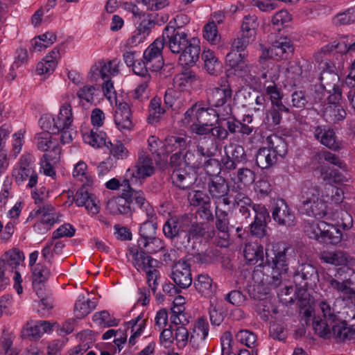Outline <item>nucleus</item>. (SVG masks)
<instances>
[{"mask_svg":"<svg viewBox=\"0 0 355 355\" xmlns=\"http://www.w3.org/2000/svg\"><path fill=\"white\" fill-rule=\"evenodd\" d=\"M207 237L213 240V242L221 248H227L230 245L229 231H215L207 232Z\"/></svg>","mask_w":355,"mask_h":355,"instance_id":"60","label":"nucleus"},{"mask_svg":"<svg viewBox=\"0 0 355 355\" xmlns=\"http://www.w3.org/2000/svg\"><path fill=\"white\" fill-rule=\"evenodd\" d=\"M204 38L211 44H217L220 40V35L214 22H209L204 27Z\"/></svg>","mask_w":355,"mask_h":355,"instance_id":"63","label":"nucleus"},{"mask_svg":"<svg viewBox=\"0 0 355 355\" xmlns=\"http://www.w3.org/2000/svg\"><path fill=\"white\" fill-rule=\"evenodd\" d=\"M107 210L114 215L130 214V203L122 196L120 198L111 199L107 204Z\"/></svg>","mask_w":355,"mask_h":355,"instance_id":"39","label":"nucleus"},{"mask_svg":"<svg viewBox=\"0 0 355 355\" xmlns=\"http://www.w3.org/2000/svg\"><path fill=\"white\" fill-rule=\"evenodd\" d=\"M264 86L267 94L270 96L272 105L277 107L282 111H284V112L288 113L290 112L289 108L282 103V94L280 89L277 87L275 83L265 84Z\"/></svg>","mask_w":355,"mask_h":355,"instance_id":"44","label":"nucleus"},{"mask_svg":"<svg viewBox=\"0 0 355 355\" xmlns=\"http://www.w3.org/2000/svg\"><path fill=\"white\" fill-rule=\"evenodd\" d=\"M244 257L250 264H255L258 261H263L264 252L263 246L257 242L246 243L244 248Z\"/></svg>","mask_w":355,"mask_h":355,"instance_id":"34","label":"nucleus"},{"mask_svg":"<svg viewBox=\"0 0 355 355\" xmlns=\"http://www.w3.org/2000/svg\"><path fill=\"white\" fill-rule=\"evenodd\" d=\"M329 69L323 70L320 74V81L322 87L330 94L329 100L340 101L342 92L339 87V76L334 71V67L329 66Z\"/></svg>","mask_w":355,"mask_h":355,"instance_id":"17","label":"nucleus"},{"mask_svg":"<svg viewBox=\"0 0 355 355\" xmlns=\"http://www.w3.org/2000/svg\"><path fill=\"white\" fill-rule=\"evenodd\" d=\"M138 247L145 254H153L163 250L164 244L162 239L154 236L150 239H138Z\"/></svg>","mask_w":355,"mask_h":355,"instance_id":"40","label":"nucleus"},{"mask_svg":"<svg viewBox=\"0 0 355 355\" xmlns=\"http://www.w3.org/2000/svg\"><path fill=\"white\" fill-rule=\"evenodd\" d=\"M93 320L98 325L104 327L116 326L119 321L106 311L95 313L93 315Z\"/></svg>","mask_w":355,"mask_h":355,"instance_id":"57","label":"nucleus"},{"mask_svg":"<svg viewBox=\"0 0 355 355\" xmlns=\"http://www.w3.org/2000/svg\"><path fill=\"white\" fill-rule=\"evenodd\" d=\"M51 329L50 322L44 320L28 321L23 327L21 336L31 340L39 339L44 333Z\"/></svg>","mask_w":355,"mask_h":355,"instance_id":"23","label":"nucleus"},{"mask_svg":"<svg viewBox=\"0 0 355 355\" xmlns=\"http://www.w3.org/2000/svg\"><path fill=\"white\" fill-rule=\"evenodd\" d=\"M74 200L77 206L85 207L89 214L94 215L100 211L99 200L94 194L89 192L85 187H82L77 191Z\"/></svg>","mask_w":355,"mask_h":355,"instance_id":"19","label":"nucleus"},{"mask_svg":"<svg viewBox=\"0 0 355 355\" xmlns=\"http://www.w3.org/2000/svg\"><path fill=\"white\" fill-rule=\"evenodd\" d=\"M190 204L196 207H202L205 210H209L210 207L209 197L201 191H192L188 195Z\"/></svg>","mask_w":355,"mask_h":355,"instance_id":"49","label":"nucleus"},{"mask_svg":"<svg viewBox=\"0 0 355 355\" xmlns=\"http://www.w3.org/2000/svg\"><path fill=\"white\" fill-rule=\"evenodd\" d=\"M130 183H125L127 189H123L122 196L130 204H135L138 208L146 213L147 218H152L155 216L153 207L146 200L145 195L141 190H135L130 187Z\"/></svg>","mask_w":355,"mask_h":355,"instance_id":"14","label":"nucleus"},{"mask_svg":"<svg viewBox=\"0 0 355 355\" xmlns=\"http://www.w3.org/2000/svg\"><path fill=\"white\" fill-rule=\"evenodd\" d=\"M331 338L336 343H345L355 340V329L349 327L345 322H340L333 325Z\"/></svg>","mask_w":355,"mask_h":355,"instance_id":"26","label":"nucleus"},{"mask_svg":"<svg viewBox=\"0 0 355 355\" xmlns=\"http://www.w3.org/2000/svg\"><path fill=\"white\" fill-rule=\"evenodd\" d=\"M83 138L85 143L94 148H98L112 146V142L107 141L106 134L97 128L83 133Z\"/></svg>","mask_w":355,"mask_h":355,"instance_id":"27","label":"nucleus"},{"mask_svg":"<svg viewBox=\"0 0 355 355\" xmlns=\"http://www.w3.org/2000/svg\"><path fill=\"white\" fill-rule=\"evenodd\" d=\"M155 218V216L152 218H147V220L141 225L139 239H150L156 236L157 223Z\"/></svg>","mask_w":355,"mask_h":355,"instance_id":"53","label":"nucleus"},{"mask_svg":"<svg viewBox=\"0 0 355 355\" xmlns=\"http://www.w3.org/2000/svg\"><path fill=\"white\" fill-rule=\"evenodd\" d=\"M198 80V78L193 71L186 70L175 76L173 84L177 89L184 92L190 88Z\"/></svg>","mask_w":355,"mask_h":355,"instance_id":"32","label":"nucleus"},{"mask_svg":"<svg viewBox=\"0 0 355 355\" xmlns=\"http://www.w3.org/2000/svg\"><path fill=\"white\" fill-rule=\"evenodd\" d=\"M95 303L86 300L84 296L78 297L74 306V314L78 318H82L89 314L94 309Z\"/></svg>","mask_w":355,"mask_h":355,"instance_id":"47","label":"nucleus"},{"mask_svg":"<svg viewBox=\"0 0 355 355\" xmlns=\"http://www.w3.org/2000/svg\"><path fill=\"white\" fill-rule=\"evenodd\" d=\"M127 329H130L131 336L129 338V343L134 345L136 343V339L143 333L146 327V320L142 318L141 315H138L136 318L128 322Z\"/></svg>","mask_w":355,"mask_h":355,"instance_id":"38","label":"nucleus"},{"mask_svg":"<svg viewBox=\"0 0 355 355\" xmlns=\"http://www.w3.org/2000/svg\"><path fill=\"white\" fill-rule=\"evenodd\" d=\"M130 253L133 258L134 266L138 271L146 272L150 269L153 268V263L155 261L150 257L147 256L145 252L139 251L138 249L131 248Z\"/></svg>","mask_w":355,"mask_h":355,"instance_id":"30","label":"nucleus"},{"mask_svg":"<svg viewBox=\"0 0 355 355\" xmlns=\"http://www.w3.org/2000/svg\"><path fill=\"white\" fill-rule=\"evenodd\" d=\"M32 156L26 154L20 158L18 166L14 169L12 175L18 184L28 180V187H33L37 182V174L32 166Z\"/></svg>","mask_w":355,"mask_h":355,"instance_id":"11","label":"nucleus"},{"mask_svg":"<svg viewBox=\"0 0 355 355\" xmlns=\"http://www.w3.org/2000/svg\"><path fill=\"white\" fill-rule=\"evenodd\" d=\"M49 130H46L42 132L37 134L35 137L37 148L42 151H47L52 149L51 151L55 153V148H59L57 146L56 142L53 141L52 135Z\"/></svg>","mask_w":355,"mask_h":355,"instance_id":"43","label":"nucleus"},{"mask_svg":"<svg viewBox=\"0 0 355 355\" xmlns=\"http://www.w3.org/2000/svg\"><path fill=\"white\" fill-rule=\"evenodd\" d=\"M207 116H216L214 109L205 107L201 103H196L187 109L180 121L181 125L190 128L198 123H206Z\"/></svg>","mask_w":355,"mask_h":355,"instance_id":"10","label":"nucleus"},{"mask_svg":"<svg viewBox=\"0 0 355 355\" xmlns=\"http://www.w3.org/2000/svg\"><path fill=\"white\" fill-rule=\"evenodd\" d=\"M197 291L205 297H211L216 291L212 279L205 274H200L194 281Z\"/></svg>","mask_w":355,"mask_h":355,"instance_id":"37","label":"nucleus"},{"mask_svg":"<svg viewBox=\"0 0 355 355\" xmlns=\"http://www.w3.org/2000/svg\"><path fill=\"white\" fill-rule=\"evenodd\" d=\"M73 175L84 184H89L92 182V178L87 173V166L83 161L78 162L75 165Z\"/></svg>","mask_w":355,"mask_h":355,"instance_id":"62","label":"nucleus"},{"mask_svg":"<svg viewBox=\"0 0 355 355\" xmlns=\"http://www.w3.org/2000/svg\"><path fill=\"white\" fill-rule=\"evenodd\" d=\"M327 288L337 292L343 301L355 306V284L349 279H340L331 276L326 279Z\"/></svg>","mask_w":355,"mask_h":355,"instance_id":"13","label":"nucleus"},{"mask_svg":"<svg viewBox=\"0 0 355 355\" xmlns=\"http://www.w3.org/2000/svg\"><path fill=\"white\" fill-rule=\"evenodd\" d=\"M301 208L308 216L323 218L328 211V198L321 185L304 186L301 192Z\"/></svg>","mask_w":355,"mask_h":355,"instance_id":"1","label":"nucleus"},{"mask_svg":"<svg viewBox=\"0 0 355 355\" xmlns=\"http://www.w3.org/2000/svg\"><path fill=\"white\" fill-rule=\"evenodd\" d=\"M114 123L121 132L130 131L133 128L132 112L126 102H119L116 105Z\"/></svg>","mask_w":355,"mask_h":355,"instance_id":"20","label":"nucleus"},{"mask_svg":"<svg viewBox=\"0 0 355 355\" xmlns=\"http://www.w3.org/2000/svg\"><path fill=\"white\" fill-rule=\"evenodd\" d=\"M235 337L238 342L249 348H253L256 346L257 336L250 330H240L237 332Z\"/></svg>","mask_w":355,"mask_h":355,"instance_id":"58","label":"nucleus"},{"mask_svg":"<svg viewBox=\"0 0 355 355\" xmlns=\"http://www.w3.org/2000/svg\"><path fill=\"white\" fill-rule=\"evenodd\" d=\"M268 147L260 148L256 155V163L261 168H268L287 153V145L280 137L273 135L266 139Z\"/></svg>","mask_w":355,"mask_h":355,"instance_id":"2","label":"nucleus"},{"mask_svg":"<svg viewBox=\"0 0 355 355\" xmlns=\"http://www.w3.org/2000/svg\"><path fill=\"white\" fill-rule=\"evenodd\" d=\"M60 148H55V153L49 152L44 154L40 160V170L46 176L53 178L55 175L54 166L60 159Z\"/></svg>","mask_w":355,"mask_h":355,"instance_id":"29","label":"nucleus"},{"mask_svg":"<svg viewBox=\"0 0 355 355\" xmlns=\"http://www.w3.org/2000/svg\"><path fill=\"white\" fill-rule=\"evenodd\" d=\"M161 40H164V46L175 54L180 53L190 43L185 32L172 29L171 26L164 28Z\"/></svg>","mask_w":355,"mask_h":355,"instance_id":"9","label":"nucleus"},{"mask_svg":"<svg viewBox=\"0 0 355 355\" xmlns=\"http://www.w3.org/2000/svg\"><path fill=\"white\" fill-rule=\"evenodd\" d=\"M210 320L212 324L219 325L223 321L225 317V311L221 303H211L209 309Z\"/></svg>","mask_w":355,"mask_h":355,"instance_id":"64","label":"nucleus"},{"mask_svg":"<svg viewBox=\"0 0 355 355\" xmlns=\"http://www.w3.org/2000/svg\"><path fill=\"white\" fill-rule=\"evenodd\" d=\"M314 137L322 144L332 150H339L343 148L334 131L327 126H316L313 130Z\"/></svg>","mask_w":355,"mask_h":355,"instance_id":"21","label":"nucleus"},{"mask_svg":"<svg viewBox=\"0 0 355 355\" xmlns=\"http://www.w3.org/2000/svg\"><path fill=\"white\" fill-rule=\"evenodd\" d=\"M225 154L237 162H241L246 159V155L243 146L230 143L225 147Z\"/></svg>","mask_w":355,"mask_h":355,"instance_id":"54","label":"nucleus"},{"mask_svg":"<svg viewBox=\"0 0 355 355\" xmlns=\"http://www.w3.org/2000/svg\"><path fill=\"white\" fill-rule=\"evenodd\" d=\"M171 178L176 187L185 189L189 188L195 180L193 175H190L188 173L181 168H175L171 175Z\"/></svg>","mask_w":355,"mask_h":355,"instance_id":"41","label":"nucleus"},{"mask_svg":"<svg viewBox=\"0 0 355 355\" xmlns=\"http://www.w3.org/2000/svg\"><path fill=\"white\" fill-rule=\"evenodd\" d=\"M323 192L327 196L328 203L333 201L336 204H339L343 199V192L342 189L335 187L331 184H321Z\"/></svg>","mask_w":355,"mask_h":355,"instance_id":"59","label":"nucleus"},{"mask_svg":"<svg viewBox=\"0 0 355 355\" xmlns=\"http://www.w3.org/2000/svg\"><path fill=\"white\" fill-rule=\"evenodd\" d=\"M164 47V41L157 38L144 52L143 58L149 65V69L156 71L162 67V51Z\"/></svg>","mask_w":355,"mask_h":355,"instance_id":"16","label":"nucleus"},{"mask_svg":"<svg viewBox=\"0 0 355 355\" xmlns=\"http://www.w3.org/2000/svg\"><path fill=\"white\" fill-rule=\"evenodd\" d=\"M355 22V7L347 9L343 12L338 13L333 18V24L336 26H343Z\"/></svg>","mask_w":355,"mask_h":355,"instance_id":"56","label":"nucleus"},{"mask_svg":"<svg viewBox=\"0 0 355 355\" xmlns=\"http://www.w3.org/2000/svg\"><path fill=\"white\" fill-rule=\"evenodd\" d=\"M56 35L53 32H46L31 40V45L34 51H42L51 46L56 41Z\"/></svg>","mask_w":355,"mask_h":355,"instance_id":"42","label":"nucleus"},{"mask_svg":"<svg viewBox=\"0 0 355 355\" xmlns=\"http://www.w3.org/2000/svg\"><path fill=\"white\" fill-rule=\"evenodd\" d=\"M96 90V87L92 85L86 84L80 87L76 92V96L79 100V103L82 105H84L85 103L92 104L94 101Z\"/></svg>","mask_w":355,"mask_h":355,"instance_id":"46","label":"nucleus"},{"mask_svg":"<svg viewBox=\"0 0 355 355\" xmlns=\"http://www.w3.org/2000/svg\"><path fill=\"white\" fill-rule=\"evenodd\" d=\"M154 26V20L151 19H144L139 26V32L132 36V37L128 40V43L134 45H137V43H140L142 41L141 32H143V33H148Z\"/></svg>","mask_w":355,"mask_h":355,"instance_id":"61","label":"nucleus"},{"mask_svg":"<svg viewBox=\"0 0 355 355\" xmlns=\"http://www.w3.org/2000/svg\"><path fill=\"white\" fill-rule=\"evenodd\" d=\"M73 121L72 107H60L58 114L55 116H45L40 119V124L43 129L52 132L70 128Z\"/></svg>","mask_w":355,"mask_h":355,"instance_id":"6","label":"nucleus"},{"mask_svg":"<svg viewBox=\"0 0 355 355\" xmlns=\"http://www.w3.org/2000/svg\"><path fill=\"white\" fill-rule=\"evenodd\" d=\"M14 335L6 331H3L1 337V353L3 355H17V352L12 347Z\"/></svg>","mask_w":355,"mask_h":355,"instance_id":"52","label":"nucleus"},{"mask_svg":"<svg viewBox=\"0 0 355 355\" xmlns=\"http://www.w3.org/2000/svg\"><path fill=\"white\" fill-rule=\"evenodd\" d=\"M161 99L159 98H153L149 105V115L148 121L149 123L155 124L161 119L164 114L165 110L161 106Z\"/></svg>","mask_w":355,"mask_h":355,"instance_id":"48","label":"nucleus"},{"mask_svg":"<svg viewBox=\"0 0 355 355\" xmlns=\"http://www.w3.org/2000/svg\"><path fill=\"white\" fill-rule=\"evenodd\" d=\"M229 186L221 177L215 176L209 183V192L213 199L216 200V206L221 204L229 205L230 200L227 197Z\"/></svg>","mask_w":355,"mask_h":355,"instance_id":"18","label":"nucleus"},{"mask_svg":"<svg viewBox=\"0 0 355 355\" xmlns=\"http://www.w3.org/2000/svg\"><path fill=\"white\" fill-rule=\"evenodd\" d=\"M329 101V104L325 107L324 111V117L325 120L329 123H336L343 120L346 116V112L342 106L338 105L336 102L332 99Z\"/></svg>","mask_w":355,"mask_h":355,"instance_id":"33","label":"nucleus"},{"mask_svg":"<svg viewBox=\"0 0 355 355\" xmlns=\"http://www.w3.org/2000/svg\"><path fill=\"white\" fill-rule=\"evenodd\" d=\"M203 164H205V170L207 173H209L208 170L209 166L216 165L218 167V164L214 159H209L205 161L204 159L200 157L194 150H188L184 155V166H189L192 168H198Z\"/></svg>","mask_w":355,"mask_h":355,"instance_id":"31","label":"nucleus"},{"mask_svg":"<svg viewBox=\"0 0 355 355\" xmlns=\"http://www.w3.org/2000/svg\"><path fill=\"white\" fill-rule=\"evenodd\" d=\"M320 257L323 262L335 266H348L351 265L352 261L349 260L348 256L341 251H324Z\"/></svg>","mask_w":355,"mask_h":355,"instance_id":"35","label":"nucleus"},{"mask_svg":"<svg viewBox=\"0 0 355 355\" xmlns=\"http://www.w3.org/2000/svg\"><path fill=\"white\" fill-rule=\"evenodd\" d=\"M205 62V67L210 74H214L220 69V63L214 53L211 50H205L202 54Z\"/></svg>","mask_w":355,"mask_h":355,"instance_id":"51","label":"nucleus"},{"mask_svg":"<svg viewBox=\"0 0 355 355\" xmlns=\"http://www.w3.org/2000/svg\"><path fill=\"white\" fill-rule=\"evenodd\" d=\"M261 54L259 58L260 64H264L268 59L279 60L284 58L285 54L293 51L291 41L287 38L275 41L270 46L261 45Z\"/></svg>","mask_w":355,"mask_h":355,"instance_id":"12","label":"nucleus"},{"mask_svg":"<svg viewBox=\"0 0 355 355\" xmlns=\"http://www.w3.org/2000/svg\"><path fill=\"white\" fill-rule=\"evenodd\" d=\"M263 64H266L267 68L263 69L265 71L261 74V77L266 80L265 84L275 83V82L279 79L280 75L279 65L271 62H267L266 61Z\"/></svg>","mask_w":355,"mask_h":355,"instance_id":"50","label":"nucleus"},{"mask_svg":"<svg viewBox=\"0 0 355 355\" xmlns=\"http://www.w3.org/2000/svg\"><path fill=\"white\" fill-rule=\"evenodd\" d=\"M155 172L153 162L148 156H139L133 168H128L125 174L124 182L141 184V179L151 176Z\"/></svg>","mask_w":355,"mask_h":355,"instance_id":"7","label":"nucleus"},{"mask_svg":"<svg viewBox=\"0 0 355 355\" xmlns=\"http://www.w3.org/2000/svg\"><path fill=\"white\" fill-rule=\"evenodd\" d=\"M200 51L199 41L193 37L189 45L180 53V64L184 67L193 66L199 59Z\"/></svg>","mask_w":355,"mask_h":355,"instance_id":"24","label":"nucleus"},{"mask_svg":"<svg viewBox=\"0 0 355 355\" xmlns=\"http://www.w3.org/2000/svg\"><path fill=\"white\" fill-rule=\"evenodd\" d=\"M59 58L60 50L55 48L37 63L36 68L37 73L39 75H50L54 71Z\"/></svg>","mask_w":355,"mask_h":355,"instance_id":"25","label":"nucleus"},{"mask_svg":"<svg viewBox=\"0 0 355 355\" xmlns=\"http://www.w3.org/2000/svg\"><path fill=\"white\" fill-rule=\"evenodd\" d=\"M171 279L182 288H187L192 284L190 265L187 261H179L173 268Z\"/></svg>","mask_w":355,"mask_h":355,"instance_id":"22","label":"nucleus"},{"mask_svg":"<svg viewBox=\"0 0 355 355\" xmlns=\"http://www.w3.org/2000/svg\"><path fill=\"white\" fill-rule=\"evenodd\" d=\"M267 266L271 268L272 284L277 286L279 284L282 275L288 270L286 248L278 244H273L272 249H266Z\"/></svg>","mask_w":355,"mask_h":355,"instance_id":"5","label":"nucleus"},{"mask_svg":"<svg viewBox=\"0 0 355 355\" xmlns=\"http://www.w3.org/2000/svg\"><path fill=\"white\" fill-rule=\"evenodd\" d=\"M272 217L280 226L291 227L295 224V213L283 199H278L275 202L272 211Z\"/></svg>","mask_w":355,"mask_h":355,"instance_id":"15","label":"nucleus"},{"mask_svg":"<svg viewBox=\"0 0 355 355\" xmlns=\"http://www.w3.org/2000/svg\"><path fill=\"white\" fill-rule=\"evenodd\" d=\"M318 306L325 320H328L330 323L336 321L337 314L339 312L336 311L335 307L331 306L329 302L324 300H321L318 302Z\"/></svg>","mask_w":355,"mask_h":355,"instance_id":"55","label":"nucleus"},{"mask_svg":"<svg viewBox=\"0 0 355 355\" xmlns=\"http://www.w3.org/2000/svg\"><path fill=\"white\" fill-rule=\"evenodd\" d=\"M164 103L174 110H179L187 104V98L180 91L168 89L165 92Z\"/></svg>","mask_w":355,"mask_h":355,"instance_id":"36","label":"nucleus"},{"mask_svg":"<svg viewBox=\"0 0 355 355\" xmlns=\"http://www.w3.org/2000/svg\"><path fill=\"white\" fill-rule=\"evenodd\" d=\"M187 146L185 138L179 136H168L165 139L164 148L167 153L178 152L184 149Z\"/></svg>","mask_w":355,"mask_h":355,"instance_id":"45","label":"nucleus"},{"mask_svg":"<svg viewBox=\"0 0 355 355\" xmlns=\"http://www.w3.org/2000/svg\"><path fill=\"white\" fill-rule=\"evenodd\" d=\"M209 333V324L205 319L200 318L195 324L189 342L193 347L198 348L205 340Z\"/></svg>","mask_w":355,"mask_h":355,"instance_id":"28","label":"nucleus"},{"mask_svg":"<svg viewBox=\"0 0 355 355\" xmlns=\"http://www.w3.org/2000/svg\"><path fill=\"white\" fill-rule=\"evenodd\" d=\"M232 91L225 80L218 86L210 90L208 96L209 103L216 107L214 110L216 116L220 119H225L232 114L230 103L232 101Z\"/></svg>","mask_w":355,"mask_h":355,"instance_id":"4","label":"nucleus"},{"mask_svg":"<svg viewBox=\"0 0 355 355\" xmlns=\"http://www.w3.org/2000/svg\"><path fill=\"white\" fill-rule=\"evenodd\" d=\"M304 231L309 238L320 243L336 245L342 240L340 230L324 221L306 222Z\"/></svg>","mask_w":355,"mask_h":355,"instance_id":"3","label":"nucleus"},{"mask_svg":"<svg viewBox=\"0 0 355 355\" xmlns=\"http://www.w3.org/2000/svg\"><path fill=\"white\" fill-rule=\"evenodd\" d=\"M191 220L189 218H171L163 225V232L168 239L183 238L182 243H189L191 240L188 234Z\"/></svg>","mask_w":355,"mask_h":355,"instance_id":"8","label":"nucleus"}]
</instances>
